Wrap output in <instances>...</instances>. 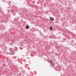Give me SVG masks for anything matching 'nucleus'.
Wrapping results in <instances>:
<instances>
[{
	"mask_svg": "<svg viewBox=\"0 0 76 76\" xmlns=\"http://www.w3.org/2000/svg\"><path fill=\"white\" fill-rule=\"evenodd\" d=\"M18 50V48L15 47L13 49L10 48H9V50L10 51V52L9 53V54L10 55H12V54H14V51H16Z\"/></svg>",
	"mask_w": 76,
	"mask_h": 76,
	"instance_id": "1",
	"label": "nucleus"
},
{
	"mask_svg": "<svg viewBox=\"0 0 76 76\" xmlns=\"http://www.w3.org/2000/svg\"><path fill=\"white\" fill-rule=\"evenodd\" d=\"M26 29H29V26H28V25L26 26Z\"/></svg>",
	"mask_w": 76,
	"mask_h": 76,
	"instance_id": "2",
	"label": "nucleus"
},
{
	"mask_svg": "<svg viewBox=\"0 0 76 76\" xmlns=\"http://www.w3.org/2000/svg\"><path fill=\"white\" fill-rule=\"evenodd\" d=\"M53 29V27H50V29H51V30H52V29Z\"/></svg>",
	"mask_w": 76,
	"mask_h": 76,
	"instance_id": "3",
	"label": "nucleus"
},
{
	"mask_svg": "<svg viewBox=\"0 0 76 76\" xmlns=\"http://www.w3.org/2000/svg\"><path fill=\"white\" fill-rule=\"evenodd\" d=\"M50 20H52V18L51 17L50 18Z\"/></svg>",
	"mask_w": 76,
	"mask_h": 76,
	"instance_id": "4",
	"label": "nucleus"
},
{
	"mask_svg": "<svg viewBox=\"0 0 76 76\" xmlns=\"http://www.w3.org/2000/svg\"><path fill=\"white\" fill-rule=\"evenodd\" d=\"M54 20V18H53V19L52 20V21H53V20Z\"/></svg>",
	"mask_w": 76,
	"mask_h": 76,
	"instance_id": "5",
	"label": "nucleus"
},
{
	"mask_svg": "<svg viewBox=\"0 0 76 76\" xmlns=\"http://www.w3.org/2000/svg\"><path fill=\"white\" fill-rule=\"evenodd\" d=\"M50 62H51V61H50Z\"/></svg>",
	"mask_w": 76,
	"mask_h": 76,
	"instance_id": "6",
	"label": "nucleus"
},
{
	"mask_svg": "<svg viewBox=\"0 0 76 76\" xmlns=\"http://www.w3.org/2000/svg\"><path fill=\"white\" fill-rule=\"evenodd\" d=\"M52 65H53V63L51 64Z\"/></svg>",
	"mask_w": 76,
	"mask_h": 76,
	"instance_id": "7",
	"label": "nucleus"
},
{
	"mask_svg": "<svg viewBox=\"0 0 76 76\" xmlns=\"http://www.w3.org/2000/svg\"><path fill=\"white\" fill-rule=\"evenodd\" d=\"M50 64H51V63H50Z\"/></svg>",
	"mask_w": 76,
	"mask_h": 76,
	"instance_id": "8",
	"label": "nucleus"
}]
</instances>
